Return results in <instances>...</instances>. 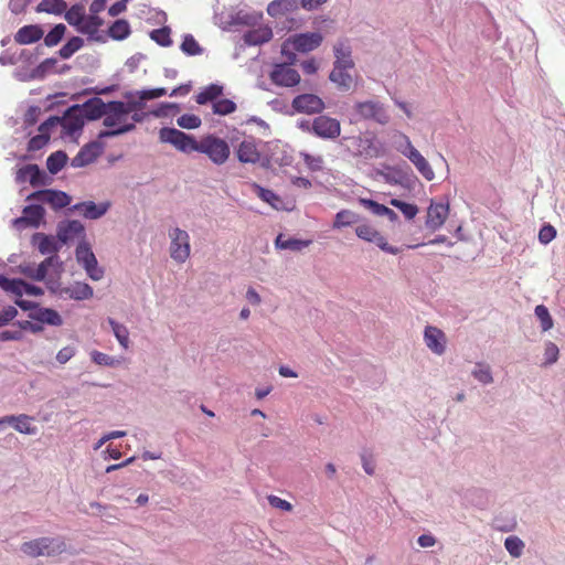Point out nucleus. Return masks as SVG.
Instances as JSON below:
<instances>
[{"label":"nucleus","mask_w":565,"mask_h":565,"mask_svg":"<svg viewBox=\"0 0 565 565\" xmlns=\"http://www.w3.org/2000/svg\"><path fill=\"white\" fill-rule=\"evenodd\" d=\"M349 140L355 148V157L376 159L385 157L388 152L385 142L379 139L374 132L367 131L363 136L351 137Z\"/></svg>","instance_id":"1"},{"label":"nucleus","mask_w":565,"mask_h":565,"mask_svg":"<svg viewBox=\"0 0 565 565\" xmlns=\"http://www.w3.org/2000/svg\"><path fill=\"white\" fill-rule=\"evenodd\" d=\"M65 543L61 537H40L21 545V551L31 556H54L65 551Z\"/></svg>","instance_id":"2"},{"label":"nucleus","mask_w":565,"mask_h":565,"mask_svg":"<svg viewBox=\"0 0 565 565\" xmlns=\"http://www.w3.org/2000/svg\"><path fill=\"white\" fill-rule=\"evenodd\" d=\"M322 35L319 32L300 33L289 38L282 45L281 53L286 55L289 62L292 64L296 60V55L289 52L288 45L291 44L295 51L307 53L316 50L322 43Z\"/></svg>","instance_id":"3"},{"label":"nucleus","mask_w":565,"mask_h":565,"mask_svg":"<svg viewBox=\"0 0 565 565\" xmlns=\"http://www.w3.org/2000/svg\"><path fill=\"white\" fill-rule=\"evenodd\" d=\"M395 136L403 140V143L397 146V150L416 167L418 172L427 181L434 180L435 173L433 168L422 153L412 145L409 138L403 132H396Z\"/></svg>","instance_id":"4"},{"label":"nucleus","mask_w":565,"mask_h":565,"mask_svg":"<svg viewBox=\"0 0 565 565\" xmlns=\"http://www.w3.org/2000/svg\"><path fill=\"white\" fill-rule=\"evenodd\" d=\"M198 152L206 154L217 166L225 163L231 154L228 143L214 135H209L199 141Z\"/></svg>","instance_id":"5"},{"label":"nucleus","mask_w":565,"mask_h":565,"mask_svg":"<svg viewBox=\"0 0 565 565\" xmlns=\"http://www.w3.org/2000/svg\"><path fill=\"white\" fill-rule=\"evenodd\" d=\"M354 121L373 120L380 125H386L390 116L385 106L377 100L358 102L353 106Z\"/></svg>","instance_id":"6"},{"label":"nucleus","mask_w":565,"mask_h":565,"mask_svg":"<svg viewBox=\"0 0 565 565\" xmlns=\"http://www.w3.org/2000/svg\"><path fill=\"white\" fill-rule=\"evenodd\" d=\"M159 139L161 142L170 143L184 153L198 151L199 141L194 137L175 128H161L159 130Z\"/></svg>","instance_id":"7"},{"label":"nucleus","mask_w":565,"mask_h":565,"mask_svg":"<svg viewBox=\"0 0 565 565\" xmlns=\"http://www.w3.org/2000/svg\"><path fill=\"white\" fill-rule=\"evenodd\" d=\"M75 255L76 260L84 267L90 279L100 280L103 278L104 270L98 267L96 256L85 239L77 245Z\"/></svg>","instance_id":"8"},{"label":"nucleus","mask_w":565,"mask_h":565,"mask_svg":"<svg viewBox=\"0 0 565 565\" xmlns=\"http://www.w3.org/2000/svg\"><path fill=\"white\" fill-rule=\"evenodd\" d=\"M26 201L45 203L53 210H60L71 203V196L60 190L44 189L30 193Z\"/></svg>","instance_id":"9"},{"label":"nucleus","mask_w":565,"mask_h":565,"mask_svg":"<svg viewBox=\"0 0 565 565\" xmlns=\"http://www.w3.org/2000/svg\"><path fill=\"white\" fill-rule=\"evenodd\" d=\"M171 237V246H170V255L171 257L179 263H184L190 255V237L189 234L175 227L170 233Z\"/></svg>","instance_id":"10"},{"label":"nucleus","mask_w":565,"mask_h":565,"mask_svg":"<svg viewBox=\"0 0 565 565\" xmlns=\"http://www.w3.org/2000/svg\"><path fill=\"white\" fill-rule=\"evenodd\" d=\"M45 215V210L41 204H30L24 206L22 216L17 217L12 221V225L17 230L25 227L38 228Z\"/></svg>","instance_id":"11"},{"label":"nucleus","mask_w":565,"mask_h":565,"mask_svg":"<svg viewBox=\"0 0 565 565\" xmlns=\"http://www.w3.org/2000/svg\"><path fill=\"white\" fill-rule=\"evenodd\" d=\"M311 130L320 138L334 139L340 136L341 126L338 119L322 115L313 119Z\"/></svg>","instance_id":"12"},{"label":"nucleus","mask_w":565,"mask_h":565,"mask_svg":"<svg viewBox=\"0 0 565 565\" xmlns=\"http://www.w3.org/2000/svg\"><path fill=\"white\" fill-rule=\"evenodd\" d=\"M104 146L98 140L90 141L77 152L72 159L71 166L73 168H83L94 162L103 152Z\"/></svg>","instance_id":"13"},{"label":"nucleus","mask_w":565,"mask_h":565,"mask_svg":"<svg viewBox=\"0 0 565 565\" xmlns=\"http://www.w3.org/2000/svg\"><path fill=\"white\" fill-rule=\"evenodd\" d=\"M60 119H62L61 126L67 135H74L77 131H82L84 127L85 117L79 109V104L68 107Z\"/></svg>","instance_id":"14"},{"label":"nucleus","mask_w":565,"mask_h":565,"mask_svg":"<svg viewBox=\"0 0 565 565\" xmlns=\"http://www.w3.org/2000/svg\"><path fill=\"white\" fill-rule=\"evenodd\" d=\"M292 108L298 113L316 114L324 109L323 100L315 94H301L294 98Z\"/></svg>","instance_id":"15"},{"label":"nucleus","mask_w":565,"mask_h":565,"mask_svg":"<svg viewBox=\"0 0 565 565\" xmlns=\"http://www.w3.org/2000/svg\"><path fill=\"white\" fill-rule=\"evenodd\" d=\"M449 213L448 203H437L431 201L427 209L426 227L435 232L440 228Z\"/></svg>","instance_id":"16"},{"label":"nucleus","mask_w":565,"mask_h":565,"mask_svg":"<svg viewBox=\"0 0 565 565\" xmlns=\"http://www.w3.org/2000/svg\"><path fill=\"white\" fill-rule=\"evenodd\" d=\"M110 207V202H102L96 204L93 201H85L74 204L68 209L70 212H78L85 218L98 220L104 216Z\"/></svg>","instance_id":"17"},{"label":"nucleus","mask_w":565,"mask_h":565,"mask_svg":"<svg viewBox=\"0 0 565 565\" xmlns=\"http://www.w3.org/2000/svg\"><path fill=\"white\" fill-rule=\"evenodd\" d=\"M271 81L279 86H295L300 82V75L287 64H278L270 73Z\"/></svg>","instance_id":"18"},{"label":"nucleus","mask_w":565,"mask_h":565,"mask_svg":"<svg viewBox=\"0 0 565 565\" xmlns=\"http://www.w3.org/2000/svg\"><path fill=\"white\" fill-rule=\"evenodd\" d=\"M56 235L58 241L63 244H67L76 236L82 237L84 239L85 227L77 220L62 221L57 224Z\"/></svg>","instance_id":"19"},{"label":"nucleus","mask_w":565,"mask_h":565,"mask_svg":"<svg viewBox=\"0 0 565 565\" xmlns=\"http://www.w3.org/2000/svg\"><path fill=\"white\" fill-rule=\"evenodd\" d=\"M424 341L427 348L437 355L446 351L445 333L436 327L427 326L424 330Z\"/></svg>","instance_id":"20"},{"label":"nucleus","mask_w":565,"mask_h":565,"mask_svg":"<svg viewBox=\"0 0 565 565\" xmlns=\"http://www.w3.org/2000/svg\"><path fill=\"white\" fill-rule=\"evenodd\" d=\"M31 243L38 247L42 255L57 254L63 245L57 236L54 237L40 232L32 235Z\"/></svg>","instance_id":"21"},{"label":"nucleus","mask_w":565,"mask_h":565,"mask_svg":"<svg viewBox=\"0 0 565 565\" xmlns=\"http://www.w3.org/2000/svg\"><path fill=\"white\" fill-rule=\"evenodd\" d=\"M127 114L124 106V102L111 100L107 103L105 118L103 125L107 128H113L117 124H121L126 120Z\"/></svg>","instance_id":"22"},{"label":"nucleus","mask_w":565,"mask_h":565,"mask_svg":"<svg viewBox=\"0 0 565 565\" xmlns=\"http://www.w3.org/2000/svg\"><path fill=\"white\" fill-rule=\"evenodd\" d=\"M106 107L107 103L97 96L89 98L84 104H79V109L87 120H97L105 116Z\"/></svg>","instance_id":"23"},{"label":"nucleus","mask_w":565,"mask_h":565,"mask_svg":"<svg viewBox=\"0 0 565 565\" xmlns=\"http://www.w3.org/2000/svg\"><path fill=\"white\" fill-rule=\"evenodd\" d=\"M335 61L333 67L335 68H353L354 61L352 60V50L345 42H338L333 46Z\"/></svg>","instance_id":"24"},{"label":"nucleus","mask_w":565,"mask_h":565,"mask_svg":"<svg viewBox=\"0 0 565 565\" xmlns=\"http://www.w3.org/2000/svg\"><path fill=\"white\" fill-rule=\"evenodd\" d=\"M44 31L39 24H29L22 26L14 35V40L19 44H32L41 40Z\"/></svg>","instance_id":"25"},{"label":"nucleus","mask_w":565,"mask_h":565,"mask_svg":"<svg viewBox=\"0 0 565 565\" xmlns=\"http://www.w3.org/2000/svg\"><path fill=\"white\" fill-rule=\"evenodd\" d=\"M236 154L238 161L242 163H256L260 158L256 143L252 139L243 140L236 150Z\"/></svg>","instance_id":"26"},{"label":"nucleus","mask_w":565,"mask_h":565,"mask_svg":"<svg viewBox=\"0 0 565 565\" xmlns=\"http://www.w3.org/2000/svg\"><path fill=\"white\" fill-rule=\"evenodd\" d=\"M29 318L38 321L39 323H46L54 327H60L63 323L62 317L57 311L50 308H38L29 312Z\"/></svg>","instance_id":"27"},{"label":"nucleus","mask_w":565,"mask_h":565,"mask_svg":"<svg viewBox=\"0 0 565 565\" xmlns=\"http://www.w3.org/2000/svg\"><path fill=\"white\" fill-rule=\"evenodd\" d=\"M61 296H67L75 300H86L93 297V288L86 282H76L71 287H64L60 291Z\"/></svg>","instance_id":"28"},{"label":"nucleus","mask_w":565,"mask_h":565,"mask_svg":"<svg viewBox=\"0 0 565 565\" xmlns=\"http://www.w3.org/2000/svg\"><path fill=\"white\" fill-rule=\"evenodd\" d=\"M349 68H335L330 72L329 79L334 83L339 90L349 92L353 87V77L348 73Z\"/></svg>","instance_id":"29"},{"label":"nucleus","mask_w":565,"mask_h":565,"mask_svg":"<svg viewBox=\"0 0 565 565\" xmlns=\"http://www.w3.org/2000/svg\"><path fill=\"white\" fill-rule=\"evenodd\" d=\"M311 244L310 239H298L294 237H286L279 234L275 239V246L278 249H289L292 252H300Z\"/></svg>","instance_id":"30"},{"label":"nucleus","mask_w":565,"mask_h":565,"mask_svg":"<svg viewBox=\"0 0 565 565\" xmlns=\"http://www.w3.org/2000/svg\"><path fill=\"white\" fill-rule=\"evenodd\" d=\"M243 38L247 45H260L271 40L273 31L267 26L258 28L247 31Z\"/></svg>","instance_id":"31"},{"label":"nucleus","mask_w":565,"mask_h":565,"mask_svg":"<svg viewBox=\"0 0 565 565\" xmlns=\"http://www.w3.org/2000/svg\"><path fill=\"white\" fill-rule=\"evenodd\" d=\"M30 170L29 182L33 188L44 186L51 183L52 179L35 163L28 164Z\"/></svg>","instance_id":"32"},{"label":"nucleus","mask_w":565,"mask_h":565,"mask_svg":"<svg viewBox=\"0 0 565 565\" xmlns=\"http://www.w3.org/2000/svg\"><path fill=\"white\" fill-rule=\"evenodd\" d=\"M297 0H274L267 7L270 17H278L297 8Z\"/></svg>","instance_id":"33"},{"label":"nucleus","mask_w":565,"mask_h":565,"mask_svg":"<svg viewBox=\"0 0 565 565\" xmlns=\"http://www.w3.org/2000/svg\"><path fill=\"white\" fill-rule=\"evenodd\" d=\"M262 13H248L244 11H238L235 14H231V20L228 21L230 25H248L253 26L258 23V21L262 19Z\"/></svg>","instance_id":"34"},{"label":"nucleus","mask_w":565,"mask_h":565,"mask_svg":"<svg viewBox=\"0 0 565 565\" xmlns=\"http://www.w3.org/2000/svg\"><path fill=\"white\" fill-rule=\"evenodd\" d=\"M68 157L65 151L57 150L51 153L46 159V167L51 174L58 173L66 164Z\"/></svg>","instance_id":"35"},{"label":"nucleus","mask_w":565,"mask_h":565,"mask_svg":"<svg viewBox=\"0 0 565 565\" xmlns=\"http://www.w3.org/2000/svg\"><path fill=\"white\" fill-rule=\"evenodd\" d=\"M65 20L71 24L76 26L78 30L82 23L85 20V7L82 3H76L72 6L68 10L66 9Z\"/></svg>","instance_id":"36"},{"label":"nucleus","mask_w":565,"mask_h":565,"mask_svg":"<svg viewBox=\"0 0 565 565\" xmlns=\"http://www.w3.org/2000/svg\"><path fill=\"white\" fill-rule=\"evenodd\" d=\"M360 221V215L351 210H341L335 214L333 228H342Z\"/></svg>","instance_id":"37"},{"label":"nucleus","mask_w":565,"mask_h":565,"mask_svg":"<svg viewBox=\"0 0 565 565\" xmlns=\"http://www.w3.org/2000/svg\"><path fill=\"white\" fill-rule=\"evenodd\" d=\"M107 322L110 326L111 331H113L114 335L116 337V339L118 340L119 344L124 349H128L129 348V331H128L127 327L117 322L113 318H108Z\"/></svg>","instance_id":"38"},{"label":"nucleus","mask_w":565,"mask_h":565,"mask_svg":"<svg viewBox=\"0 0 565 565\" xmlns=\"http://www.w3.org/2000/svg\"><path fill=\"white\" fill-rule=\"evenodd\" d=\"M471 375L481 384L488 385L493 383L492 371L489 364L483 362H477Z\"/></svg>","instance_id":"39"},{"label":"nucleus","mask_w":565,"mask_h":565,"mask_svg":"<svg viewBox=\"0 0 565 565\" xmlns=\"http://www.w3.org/2000/svg\"><path fill=\"white\" fill-rule=\"evenodd\" d=\"M66 9L67 4L64 0H42L36 7L38 12L52 14H62Z\"/></svg>","instance_id":"40"},{"label":"nucleus","mask_w":565,"mask_h":565,"mask_svg":"<svg viewBox=\"0 0 565 565\" xmlns=\"http://www.w3.org/2000/svg\"><path fill=\"white\" fill-rule=\"evenodd\" d=\"M108 34L117 41L125 40L130 34V25L127 20H116L109 28Z\"/></svg>","instance_id":"41"},{"label":"nucleus","mask_w":565,"mask_h":565,"mask_svg":"<svg viewBox=\"0 0 565 565\" xmlns=\"http://www.w3.org/2000/svg\"><path fill=\"white\" fill-rule=\"evenodd\" d=\"M223 94V87L216 84H211L205 87L200 94L196 96V103L200 105H205L209 102H215L217 97Z\"/></svg>","instance_id":"42"},{"label":"nucleus","mask_w":565,"mask_h":565,"mask_svg":"<svg viewBox=\"0 0 565 565\" xmlns=\"http://www.w3.org/2000/svg\"><path fill=\"white\" fill-rule=\"evenodd\" d=\"M84 40L79 36L71 38L60 50L58 55L66 60L70 58L74 53L82 49Z\"/></svg>","instance_id":"43"},{"label":"nucleus","mask_w":565,"mask_h":565,"mask_svg":"<svg viewBox=\"0 0 565 565\" xmlns=\"http://www.w3.org/2000/svg\"><path fill=\"white\" fill-rule=\"evenodd\" d=\"M104 21L97 14L92 13L89 17L85 15V20L79 28V32L93 36L97 33L98 29L103 25Z\"/></svg>","instance_id":"44"},{"label":"nucleus","mask_w":565,"mask_h":565,"mask_svg":"<svg viewBox=\"0 0 565 565\" xmlns=\"http://www.w3.org/2000/svg\"><path fill=\"white\" fill-rule=\"evenodd\" d=\"M66 32V26L63 23H58L44 36V44L49 47L57 45Z\"/></svg>","instance_id":"45"},{"label":"nucleus","mask_w":565,"mask_h":565,"mask_svg":"<svg viewBox=\"0 0 565 565\" xmlns=\"http://www.w3.org/2000/svg\"><path fill=\"white\" fill-rule=\"evenodd\" d=\"M536 318L540 320L542 331H548L553 328L554 321L546 306L537 305L534 309Z\"/></svg>","instance_id":"46"},{"label":"nucleus","mask_w":565,"mask_h":565,"mask_svg":"<svg viewBox=\"0 0 565 565\" xmlns=\"http://www.w3.org/2000/svg\"><path fill=\"white\" fill-rule=\"evenodd\" d=\"M180 49L189 56L200 55L203 52V49L191 34H185L183 36Z\"/></svg>","instance_id":"47"},{"label":"nucleus","mask_w":565,"mask_h":565,"mask_svg":"<svg viewBox=\"0 0 565 565\" xmlns=\"http://www.w3.org/2000/svg\"><path fill=\"white\" fill-rule=\"evenodd\" d=\"M15 420L8 423V426H12L15 430L22 434L32 435L35 433V427L29 425L30 417L28 415H11Z\"/></svg>","instance_id":"48"},{"label":"nucleus","mask_w":565,"mask_h":565,"mask_svg":"<svg viewBox=\"0 0 565 565\" xmlns=\"http://www.w3.org/2000/svg\"><path fill=\"white\" fill-rule=\"evenodd\" d=\"M524 546L523 541L515 535L508 536L504 541L505 550L515 558L523 554Z\"/></svg>","instance_id":"49"},{"label":"nucleus","mask_w":565,"mask_h":565,"mask_svg":"<svg viewBox=\"0 0 565 565\" xmlns=\"http://www.w3.org/2000/svg\"><path fill=\"white\" fill-rule=\"evenodd\" d=\"M256 193H257L259 199H262L264 202L268 203L274 209H276V210L280 209V205H281L282 201L271 190H268V189L262 188L259 185H256Z\"/></svg>","instance_id":"50"},{"label":"nucleus","mask_w":565,"mask_h":565,"mask_svg":"<svg viewBox=\"0 0 565 565\" xmlns=\"http://www.w3.org/2000/svg\"><path fill=\"white\" fill-rule=\"evenodd\" d=\"M56 62L57 61L53 57L44 60L40 65L32 70L30 78L43 79L46 74L53 70Z\"/></svg>","instance_id":"51"},{"label":"nucleus","mask_w":565,"mask_h":565,"mask_svg":"<svg viewBox=\"0 0 565 565\" xmlns=\"http://www.w3.org/2000/svg\"><path fill=\"white\" fill-rule=\"evenodd\" d=\"M390 203L398 209L407 220L414 218L418 213V207L415 204L406 203L398 199H392Z\"/></svg>","instance_id":"52"},{"label":"nucleus","mask_w":565,"mask_h":565,"mask_svg":"<svg viewBox=\"0 0 565 565\" xmlns=\"http://www.w3.org/2000/svg\"><path fill=\"white\" fill-rule=\"evenodd\" d=\"M124 96L127 99L126 103L124 102L127 116L135 110H142L146 107V104L142 103L140 97H137L135 92H127Z\"/></svg>","instance_id":"53"},{"label":"nucleus","mask_w":565,"mask_h":565,"mask_svg":"<svg viewBox=\"0 0 565 565\" xmlns=\"http://www.w3.org/2000/svg\"><path fill=\"white\" fill-rule=\"evenodd\" d=\"M150 38L161 46L167 47L172 44V40L170 38V28L168 26L152 30L150 32Z\"/></svg>","instance_id":"54"},{"label":"nucleus","mask_w":565,"mask_h":565,"mask_svg":"<svg viewBox=\"0 0 565 565\" xmlns=\"http://www.w3.org/2000/svg\"><path fill=\"white\" fill-rule=\"evenodd\" d=\"M236 110V104L231 99H216L213 103V113L225 116Z\"/></svg>","instance_id":"55"},{"label":"nucleus","mask_w":565,"mask_h":565,"mask_svg":"<svg viewBox=\"0 0 565 565\" xmlns=\"http://www.w3.org/2000/svg\"><path fill=\"white\" fill-rule=\"evenodd\" d=\"M559 350L557 345L551 341L545 342L543 366H550L557 362Z\"/></svg>","instance_id":"56"},{"label":"nucleus","mask_w":565,"mask_h":565,"mask_svg":"<svg viewBox=\"0 0 565 565\" xmlns=\"http://www.w3.org/2000/svg\"><path fill=\"white\" fill-rule=\"evenodd\" d=\"M179 127L184 129H196L201 126V118L196 115L184 114L177 119Z\"/></svg>","instance_id":"57"},{"label":"nucleus","mask_w":565,"mask_h":565,"mask_svg":"<svg viewBox=\"0 0 565 565\" xmlns=\"http://www.w3.org/2000/svg\"><path fill=\"white\" fill-rule=\"evenodd\" d=\"M371 243L376 244L383 252H386L392 255H397L399 253V248L390 245L385 237L377 231V233L374 235Z\"/></svg>","instance_id":"58"},{"label":"nucleus","mask_w":565,"mask_h":565,"mask_svg":"<svg viewBox=\"0 0 565 565\" xmlns=\"http://www.w3.org/2000/svg\"><path fill=\"white\" fill-rule=\"evenodd\" d=\"M49 140H50L49 134L40 132V135H36L29 140L28 150L32 151V152L38 151V150L42 149L49 142Z\"/></svg>","instance_id":"59"},{"label":"nucleus","mask_w":565,"mask_h":565,"mask_svg":"<svg viewBox=\"0 0 565 565\" xmlns=\"http://www.w3.org/2000/svg\"><path fill=\"white\" fill-rule=\"evenodd\" d=\"M376 233L377 230L369 224H361L355 228L358 237L366 242H371Z\"/></svg>","instance_id":"60"},{"label":"nucleus","mask_w":565,"mask_h":565,"mask_svg":"<svg viewBox=\"0 0 565 565\" xmlns=\"http://www.w3.org/2000/svg\"><path fill=\"white\" fill-rule=\"evenodd\" d=\"M360 203L377 216H383L387 209V206L380 204L371 199H360Z\"/></svg>","instance_id":"61"},{"label":"nucleus","mask_w":565,"mask_h":565,"mask_svg":"<svg viewBox=\"0 0 565 565\" xmlns=\"http://www.w3.org/2000/svg\"><path fill=\"white\" fill-rule=\"evenodd\" d=\"M555 236H556V230L554 228V226H552L550 224L542 226V228L539 232V241L542 244H548L550 242H552L555 238Z\"/></svg>","instance_id":"62"},{"label":"nucleus","mask_w":565,"mask_h":565,"mask_svg":"<svg viewBox=\"0 0 565 565\" xmlns=\"http://www.w3.org/2000/svg\"><path fill=\"white\" fill-rule=\"evenodd\" d=\"M90 355L92 360L98 365L113 366L116 363L113 356L99 351H93Z\"/></svg>","instance_id":"63"},{"label":"nucleus","mask_w":565,"mask_h":565,"mask_svg":"<svg viewBox=\"0 0 565 565\" xmlns=\"http://www.w3.org/2000/svg\"><path fill=\"white\" fill-rule=\"evenodd\" d=\"M303 161L312 171H319L322 169L323 159L321 156L303 154Z\"/></svg>","instance_id":"64"}]
</instances>
